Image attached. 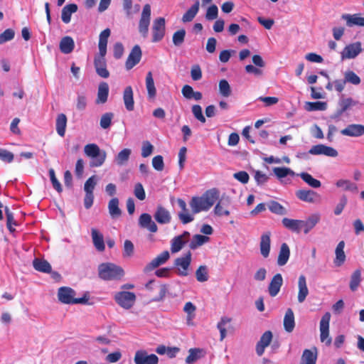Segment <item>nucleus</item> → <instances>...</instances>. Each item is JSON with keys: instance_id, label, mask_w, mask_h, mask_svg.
<instances>
[{"instance_id": "nucleus-1", "label": "nucleus", "mask_w": 364, "mask_h": 364, "mask_svg": "<svg viewBox=\"0 0 364 364\" xmlns=\"http://www.w3.org/2000/svg\"><path fill=\"white\" fill-rule=\"evenodd\" d=\"M218 192L211 189L205 192L200 196H193L189 202V205L193 213H199L208 210L218 198Z\"/></svg>"}, {"instance_id": "nucleus-2", "label": "nucleus", "mask_w": 364, "mask_h": 364, "mask_svg": "<svg viewBox=\"0 0 364 364\" xmlns=\"http://www.w3.org/2000/svg\"><path fill=\"white\" fill-rule=\"evenodd\" d=\"M99 277L105 281L119 280L124 275V269L113 263H102L98 266Z\"/></svg>"}, {"instance_id": "nucleus-3", "label": "nucleus", "mask_w": 364, "mask_h": 364, "mask_svg": "<svg viewBox=\"0 0 364 364\" xmlns=\"http://www.w3.org/2000/svg\"><path fill=\"white\" fill-rule=\"evenodd\" d=\"M75 291L70 287H62L58 289V298L59 301L66 304H88L89 294L86 292L81 298H75Z\"/></svg>"}, {"instance_id": "nucleus-4", "label": "nucleus", "mask_w": 364, "mask_h": 364, "mask_svg": "<svg viewBox=\"0 0 364 364\" xmlns=\"http://www.w3.org/2000/svg\"><path fill=\"white\" fill-rule=\"evenodd\" d=\"M85 154L91 158V166H100L103 164L106 159V152L100 150V147L95 144H87L84 148Z\"/></svg>"}, {"instance_id": "nucleus-5", "label": "nucleus", "mask_w": 364, "mask_h": 364, "mask_svg": "<svg viewBox=\"0 0 364 364\" xmlns=\"http://www.w3.org/2000/svg\"><path fill=\"white\" fill-rule=\"evenodd\" d=\"M115 302L124 309H130L134 305L136 296L134 292L121 291L114 295Z\"/></svg>"}, {"instance_id": "nucleus-6", "label": "nucleus", "mask_w": 364, "mask_h": 364, "mask_svg": "<svg viewBox=\"0 0 364 364\" xmlns=\"http://www.w3.org/2000/svg\"><path fill=\"white\" fill-rule=\"evenodd\" d=\"M152 42L157 43L161 41L166 32V21L164 17H159L156 18L152 25Z\"/></svg>"}, {"instance_id": "nucleus-7", "label": "nucleus", "mask_w": 364, "mask_h": 364, "mask_svg": "<svg viewBox=\"0 0 364 364\" xmlns=\"http://www.w3.org/2000/svg\"><path fill=\"white\" fill-rule=\"evenodd\" d=\"M177 203L180 208V210L178 212V218L182 224L186 225L190 223L194 220V215L196 213L193 212V210H189L187 207L186 203L181 198L177 200Z\"/></svg>"}, {"instance_id": "nucleus-8", "label": "nucleus", "mask_w": 364, "mask_h": 364, "mask_svg": "<svg viewBox=\"0 0 364 364\" xmlns=\"http://www.w3.org/2000/svg\"><path fill=\"white\" fill-rule=\"evenodd\" d=\"M151 19V6L149 4H145L141 14L139 23V31L144 38L148 36L149 26Z\"/></svg>"}, {"instance_id": "nucleus-9", "label": "nucleus", "mask_w": 364, "mask_h": 364, "mask_svg": "<svg viewBox=\"0 0 364 364\" xmlns=\"http://www.w3.org/2000/svg\"><path fill=\"white\" fill-rule=\"evenodd\" d=\"M192 254L188 251L183 257H178L174 261V264L178 268V274L182 277L188 275V269L191 263Z\"/></svg>"}, {"instance_id": "nucleus-10", "label": "nucleus", "mask_w": 364, "mask_h": 364, "mask_svg": "<svg viewBox=\"0 0 364 364\" xmlns=\"http://www.w3.org/2000/svg\"><path fill=\"white\" fill-rule=\"evenodd\" d=\"M331 314L326 312L321 318L320 321L321 341L326 342L327 346L331 343V338L329 337V323Z\"/></svg>"}, {"instance_id": "nucleus-11", "label": "nucleus", "mask_w": 364, "mask_h": 364, "mask_svg": "<svg viewBox=\"0 0 364 364\" xmlns=\"http://www.w3.org/2000/svg\"><path fill=\"white\" fill-rule=\"evenodd\" d=\"M362 44L360 41L347 45L341 53V58L353 59L362 52Z\"/></svg>"}, {"instance_id": "nucleus-12", "label": "nucleus", "mask_w": 364, "mask_h": 364, "mask_svg": "<svg viewBox=\"0 0 364 364\" xmlns=\"http://www.w3.org/2000/svg\"><path fill=\"white\" fill-rule=\"evenodd\" d=\"M190 232L184 231L181 235L174 237L171 242V251L172 253L179 252L189 241Z\"/></svg>"}, {"instance_id": "nucleus-13", "label": "nucleus", "mask_w": 364, "mask_h": 364, "mask_svg": "<svg viewBox=\"0 0 364 364\" xmlns=\"http://www.w3.org/2000/svg\"><path fill=\"white\" fill-rule=\"evenodd\" d=\"M309 154L312 155H325L331 157H336L338 154L335 149L324 144L313 146L309 151Z\"/></svg>"}, {"instance_id": "nucleus-14", "label": "nucleus", "mask_w": 364, "mask_h": 364, "mask_svg": "<svg viewBox=\"0 0 364 364\" xmlns=\"http://www.w3.org/2000/svg\"><path fill=\"white\" fill-rule=\"evenodd\" d=\"M136 364H158L159 358L155 354L148 355L145 350H137L134 355Z\"/></svg>"}, {"instance_id": "nucleus-15", "label": "nucleus", "mask_w": 364, "mask_h": 364, "mask_svg": "<svg viewBox=\"0 0 364 364\" xmlns=\"http://www.w3.org/2000/svg\"><path fill=\"white\" fill-rule=\"evenodd\" d=\"M105 55L100 54L95 58L94 65L97 74L103 78H107L109 76V72L107 69Z\"/></svg>"}, {"instance_id": "nucleus-16", "label": "nucleus", "mask_w": 364, "mask_h": 364, "mask_svg": "<svg viewBox=\"0 0 364 364\" xmlns=\"http://www.w3.org/2000/svg\"><path fill=\"white\" fill-rule=\"evenodd\" d=\"M141 58V50L139 46L136 45L132 49L125 63L127 70H131L138 64Z\"/></svg>"}, {"instance_id": "nucleus-17", "label": "nucleus", "mask_w": 364, "mask_h": 364, "mask_svg": "<svg viewBox=\"0 0 364 364\" xmlns=\"http://www.w3.org/2000/svg\"><path fill=\"white\" fill-rule=\"evenodd\" d=\"M321 220V215L318 213L311 214L306 220H301V230L304 234H308Z\"/></svg>"}, {"instance_id": "nucleus-18", "label": "nucleus", "mask_w": 364, "mask_h": 364, "mask_svg": "<svg viewBox=\"0 0 364 364\" xmlns=\"http://www.w3.org/2000/svg\"><path fill=\"white\" fill-rule=\"evenodd\" d=\"M296 196L299 200L307 203H317L321 200L320 196L312 190H299Z\"/></svg>"}, {"instance_id": "nucleus-19", "label": "nucleus", "mask_w": 364, "mask_h": 364, "mask_svg": "<svg viewBox=\"0 0 364 364\" xmlns=\"http://www.w3.org/2000/svg\"><path fill=\"white\" fill-rule=\"evenodd\" d=\"M170 254L168 250H165L160 253L157 257L153 259L144 268V272H149L159 266L166 263L169 259Z\"/></svg>"}, {"instance_id": "nucleus-20", "label": "nucleus", "mask_w": 364, "mask_h": 364, "mask_svg": "<svg viewBox=\"0 0 364 364\" xmlns=\"http://www.w3.org/2000/svg\"><path fill=\"white\" fill-rule=\"evenodd\" d=\"M341 134L348 136H360L364 134V125L359 124H351L341 131Z\"/></svg>"}, {"instance_id": "nucleus-21", "label": "nucleus", "mask_w": 364, "mask_h": 364, "mask_svg": "<svg viewBox=\"0 0 364 364\" xmlns=\"http://www.w3.org/2000/svg\"><path fill=\"white\" fill-rule=\"evenodd\" d=\"M272 336L270 331H267L262 335L256 346V352L258 355L261 356L264 353L265 348L270 344Z\"/></svg>"}, {"instance_id": "nucleus-22", "label": "nucleus", "mask_w": 364, "mask_h": 364, "mask_svg": "<svg viewBox=\"0 0 364 364\" xmlns=\"http://www.w3.org/2000/svg\"><path fill=\"white\" fill-rule=\"evenodd\" d=\"M139 225L142 228H146L151 232H156L158 227L152 220L151 216L149 213H142L139 218Z\"/></svg>"}, {"instance_id": "nucleus-23", "label": "nucleus", "mask_w": 364, "mask_h": 364, "mask_svg": "<svg viewBox=\"0 0 364 364\" xmlns=\"http://www.w3.org/2000/svg\"><path fill=\"white\" fill-rule=\"evenodd\" d=\"M283 284V279L281 274L278 273L275 274L268 287V291L271 296H276L280 291V289Z\"/></svg>"}, {"instance_id": "nucleus-24", "label": "nucleus", "mask_w": 364, "mask_h": 364, "mask_svg": "<svg viewBox=\"0 0 364 364\" xmlns=\"http://www.w3.org/2000/svg\"><path fill=\"white\" fill-rule=\"evenodd\" d=\"M154 217L159 224H168L171 220L170 212L161 205L157 207Z\"/></svg>"}, {"instance_id": "nucleus-25", "label": "nucleus", "mask_w": 364, "mask_h": 364, "mask_svg": "<svg viewBox=\"0 0 364 364\" xmlns=\"http://www.w3.org/2000/svg\"><path fill=\"white\" fill-rule=\"evenodd\" d=\"M96 183H85L84 191L85 196L84 198V206L86 209H90L94 202V190Z\"/></svg>"}, {"instance_id": "nucleus-26", "label": "nucleus", "mask_w": 364, "mask_h": 364, "mask_svg": "<svg viewBox=\"0 0 364 364\" xmlns=\"http://www.w3.org/2000/svg\"><path fill=\"white\" fill-rule=\"evenodd\" d=\"M270 235L271 232L268 231L262 234L260 238V252L262 255L265 258L269 256L270 252Z\"/></svg>"}, {"instance_id": "nucleus-27", "label": "nucleus", "mask_w": 364, "mask_h": 364, "mask_svg": "<svg viewBox=\"0 0 364 364\" xmlns=\"http://www.w3.org/2000/svg\"><path fill=\"white\" fill-rule=\"evenodd\" d=\"M298 287V301L299 303H303L309 294V289L306 285V277L303 274L300 275V277H299Z\"/></svg>"}, {"instance_id": "nucleus-28", "label": "nucleus", "mask_w": 364, "mask_h": 364, "mask_svg": "<svg viewBox=\"0 0 364 364\" xmlns=\"http://www.w3.org/2000/svg\"><path fill=\"white\" fill-rule=\"evenodd\" d=\"M342 18L346 20V25L348 27L354 26H364V17L360 16L359 14H343Z\"/></svg>"}, {"instance_id": "nucleus-29", "label": "nucleus", "mask_w": 364, "mask_h": 364, "mask_svg": "<svg viewBox=\"0 0 364 364\" xmlns=\"http://www.w3.org/2000/svg\"><path fill=\"white\" fill-rule=\"evenodd\" d=\"M123 100L125 108L128 111H133L134 109V93L131 86L125 87L123 92Z\"/></svg>"}, {"instance_id": "nucleus-30", "label": "nucleus", "mask_w": 364, "mask_h": 364, "mask_svg": "<svg viewBox=\"0 0 364 364\" xmlns=\"http://www.w3.org/2000/svg\"><path fill=\"white\" fill-rule=\"evenodd\" d=\"M358 102L351 97L341 98L338 102L339 109L337 110V115L340 116L347 110L356 106Z\"/></svg>"}, {"instance_id": "nucleus-31", "label": "nucleus", "mask_w": 364, "mask_h": 364, "mask_svg": "<svg viewBox=\"0 0 364 364\" xmlns=\"http://www.w3.org/2000/svg\"><path fill=\"white\" fill-rule=\"evenodd\" d=\"M317 360V350L314 349H305L303 352L300 364H316Z\"/></svg>"}, {"instance_id": "nucleus-32", "label": "nucleus", "mask_w": 364, "mask_h": 364, "mask_svg": "<svg viewBox=\"0 0 364 364\" xmlns=\"http://www.w3.org/2000/svg\"><path fill=\"white\" fill-rule=\"evenodd\" d=\"M92 239L95 247L100 252H103L105 249L104 237L101 232L97 229L92 228L91 230Z\"/></svg>"}, {"instance_id": "nucleus-33", "label": "nucleus", "mask_w": 364, "mask_h": 364, "mask_svg": "<svg viewBox=\"0 0 364 364\" xmlns=\"http://www.w3.org/2000/svg\"><path fill=\"white\" fill-rule=\"evenodd\" d=\"M284 330L291 333L294 331L295 327V320H294V314L291 309H288L285 313L284 317Z\"/></svg>"}, {"instance_id": "nucleus-34", "label": "nucleus", "mask_w": 364, "mask_h": 364, "mask_svg": "<svg viewBox=\"0 0 364 364\" xmlns=\"http://www.w3.org/2000/svg\"><path fill=\"white\" fill-rule=\"evenodd\" d=\"M282 223L285 228L293 232L299 233L301 232V220L284 218L282 220Z\"/></svg>"}, {"instance_id": "nucleus-35", "label": "nucleus", "mask_w": 364, "mask_h": 364, "mask_svg": "<svg viewBox=\"0 0 364 364\" xmlns=\"http://www.w3.org/2000/svg\"><path fill=\"white\" fill-rule=\"evenodd\" d=\"M59 48L64 54L70 53L75 48V43L70 36H65L60 41Z\"/></svg>"}, {"instance_id": "nucleus-36", "label": "nucleus", "mask_w": 364, "mask_h": 364, "mask_svg": "<svg viewBox=\"0 0 364 364\" xmlns=\"http://www.w3.org/2000/svg\"><path fill=\"white\" fill-rule=\"evenodd\" d=\"M77 11V6L75 4L65 5L61 12V18L63 23H68L71 20V15Z\"/></svg>"}, {"instance_id": "nucleus-37", "label": "nucleus", "mask_w": 364, "mask_h": 364, "mask_svg": "<svg viewBox=\"0 0 364 364\" xmlns=\"http://www.w3.org/2000/svg\"><path fill=\"white\" fill-rule=\"evenodd\" d=\"M109 95V86L105 82H102L99 85L97 91V104H104L107 101Z\"/></svg>"}, {"instance_id": "nucleus-38", "label": "nucleus", "mask_w": 364, "mask_h": 364, "mask_svg": "<svg viewBox=\"0 0 364 364\" xmlns=\"http://www.w3.org/2000/svg\"><path fill=\"white\" fill-rule=\"evenodd\" d=\"M67 121V117L65 114L61 113L58 114L55 121V129L58 135L62 137L65 134Z\"/></svg>"}, {"instance_id": "nucleus-39", "label": "nucleus", "mask_w": 364, "mask_h": 364, "mask_svg": "<svg viewBox=\"0 0 364 364\" xmlns=\"http://www.w3.org/2000/svg\"><path fill=\"white\" fill-rule=\"evenodd\" d=\"M290 256V250L287 243H282L280 247L277 258V264L279 266H284L289 260Z\"/></svg>"}, {"instance_id": "nucleus-40", "label": "nucleus", "mask_w": 364, "mask_h": 364, "mask_svg": "<svg viewBox=\"0 0 364 364\" xmlns=\"http://www.w3.org/2000/svg\"><path fill=\"white\" fill-rule=\"evenodd\" d=\"M146 87L147 95L149 100H154L156 95V89L154 85V81L151 71L148 72L146 76Z\"/></svg>"}, {"instance_id": "nucleus-41", "label": "nucleus", "mask_w": 364, "mask_h": 364, "mask_svg": "<svg viewBox=\"0 0 364 364\" xmlns=\"http://www.w3.org/2000/svg\"><path fill=\"white\" fill-rule=\"evenodd\" d=\"M110 33L109 28H106L100 33L98 43L100 54L106 55L107 39L110 36Z\"/></svg>"}, {"instance_id": "nucleus-42", "label": "nucleus", "mask_w": 364, "mask_h": 364, "mask_svg": "<svg viewBox=\"0 0 364 364\" xmlns=\"http://www.w3.org/2000/svg\"><path fill=\"white\" fill-rule=\"evenodd\" d=\"M200 8L199 1H196L183 15L182 21L183 23L191 22L193 20L198 14Z\"/></svg>"}, {"instance_id": "nucleus-43", "label": "nucleus", "mask_w": 364, "mask_h": 364, "mask_svg": "<svg viewBox=\"0 0 364 364\" xmlns=\"http://www.w3.org/2000/svg\"><path fill=\"white\" fill-rule=\"evenodd\" d=\"M33 266L34 269L38 272L43 273L51 272V266L50 263L45 259L35 258L33 261Z\"/></svg>"}, {"instance_id": "nucleus-44", "label": "nucleus", "mask_w": 364, "mask_h": 364, "mask_svg": "<svg viewBox=\"0 0 364 364\" xmlns=\"http://www.w3.org/2000/svg\"><path fill=\"white\" fill-rule=\"evenodd\" d=\"M109 213L112 218H117L121 216L122 210L119 208V200L117 198H112L108 203Z\"/></svg>"}, {"instance_id": "nucleus-45", "label": "nucleus", "mask_w": 364, "mask_h": 364, "mask_svg": "<svg viewBox=\"0 0 364 364\" xmlns=\"http://www.w3.org/2000/svg\"><path fill=\"white\" fill-rule=\"evenodd\" d=\"M344 246V242L341 241L336 248V258L334 259V264L338 267L342 265L346 260V255L343 251Z\"/></svg>"}, {"instance_id": "nucleus-46", "label": "nucleus", "mask_w": 364, "mask_h": 364, "mask_svg": "<svg viewBox=\"0 0 364 364\" xmlns=\"http://www.w3.org/2000/svg\"><path fill=\"white\" fill-rule=\"evenodd\" d=\"M210 238L208 236L199 234L194 235L189 243V247L191 250H196L198 247L208 242Z\"/></svg>"}, {"instance_id": "nucleus-47", "label": "nucleus", "mask_w": 364, "mask_h": 364, "mask_svg": "<svg viewBox=\"0 0 364 364\" xmlns=\"http://www.w3.org/2000/svg\"><path fill=\"white\" fill-rule=\"evenodd\" d=\"M4 211L6 218V227L11 233H14L16 231L14 226L18 225L14 219V213L8 207H5Z\"/></svg>"}, {"instance_id": "nucleus-48", "label": "nucleus", "mask_w": 364, "mask_h": 364, "mask_svg": "<svg viewBox=\"0 0 364 364\" xmlns=\"http://www.w3.org/2000/svg\"><path fill=\"white\" fill-rule=\"evenodd\" d=\"M231 318L228 317H222L220 321L218 323L217 327L220 331V341H223L226 335H227V328L226 326L228 325V327L230 326Z\"/></svg>"}, {"instance_id": "nucleus-49", "label": "nucleus", "mask_w": 364, "mask_h": 364, "mask_svg": "<svg viewBox=\"0 0 364 364\" xmlns=\"http://www.w3.org/2000/svg\"><path fill=\"white\" fill-rule=\"evenodd\" d=\"M269 210L277 215H283L287 214V210L284 207H283L280 203L275 200H271L267 204Z\"/></svg>"}, {"instance_id": "nucleus-50", "label": "nucleus", "mask_w": 364, "mask_h": 364, "mask_svg": "<svg viewBox=\"0 0 364 364\" xmlns=\"http://www.w3.org/2000/svg\"><path fill=\"white\" fill-rule=\"evenodd\" d=\"M201 353L202 350L200 348H194L189 349L188 355L186 358V363L187 364H193L202 357Z\"/></svg>"}, {"instance_id": "nucleus-51", "label": "nucleus", "mask_w": 364, "mask_h": 364, "mask_svg": "<svg viewBox=\"0 0 364 364\" xmlns=\"http://www.w3.org/2000/svg\"><path fill=\"white\" fill-rule=\"evenodd\" d=\"M361 282V272L360 269H356L353 272L350 277V289L351 291H355Z\"/></svg>"}, {"instance_id": "nucleus-52", "label": "nucleus", "mask_w": 364, "mask_h": 364, "mask_svg": "<svg viewBox=\"0 0 364 364\" xmlns=\"http://www.w3.org/2000/svg\"><path fill=\"white\" fill-rule=\"evenodd\" d=\"M114 114L113 112H106L101 116L100 125L104 129H109L112 125Z\"/></svg>"}, {"instance_id": "nucleus-53", "label": "nucleus", "mask_w": 364, "mask_h": 364, "mask_svg": "<svg viewBox=\"0 0 364 364\" xmlns=\"http://www.w3.org/2000/svg\"><path fill=\"white\" fill-rule=\"evenodd\" d=\"M196 277L199 282H205L208 280V271L205 265L199 266L196 271Z\"/></svg>"}, {"instance_id": "nucleus-54", "label": "nucleus", "mask_w": 364, "mask_h": 364, "mask_svg": "<svg viewBox=\"0 0 364 364\" xmlns=\"http://www.w3.org/2000/svg\"><path fill=\"white\" fill-rule=\"evenodd\" d=\"M344 79L346 82L350 83L354 85H358L360 83V77L353 70H347L344 73Z\"/></svg>"}, {"instance_id": "nucleus-55", "label": "nucleus", "mask_w": 364, "mask_h": 364, "mask_svg": "<svg viewBox=\"0 0 364 364\" xmlns=\"http://www.w3.org/2000/svg\"><path fill=\"white\" fill-rule=\"evenodd\" d=\"M186 36V30L184 28H181L180 30L176 31L172 37L173 43L174 46L179 47L181 46L185 40Z\"/></svg>"}, {"instance_id": "nucleus-56", "label": "nucleus", "mask_w": 364, "mask_h": 364, "mask_svg": "<svg viewBox=\"0 0 364 364\" xmlns=\"http://www.w3.org/2000/svg\"><path fill=\"white\" fill-rule=\"evenodd\" d=\"M131 150L129 149H124L116 156V162L119 165H123L127 163L129 159Z\"/></svg>"}, {"instance_id": "nucleus-57", "label": "nucleus", "mask_w": 364, "mask_h": 364, "mask_svg": "<svg viewBox=\"0 0 364 364\" xmlns=\"http://www.w3.org/2000/svg\"><path fill=\"white\" fill-rule=\"evenodd\" d=\"M327 105L325 102H309L306 103V109L308 111H316V110H325L326 109Z\"/></svg>"}, {"instance_id": "nucleus-58", "label": "nucleus", "mask_w": 364, "mask_h": 364, "mask_svg": "<svg viewBox=\"0 0 364 364\" xmlns=\"http://www.w3.org/2000/svg\"><path fill=\"white\" fill-rule=\"evenodd\" d=\"M219 91L223 97H229L231 94V89L228 82L223 79L219 82Z\"/></svg>"}, {"instance_id": "nucleus-59", "label": "nucleus", "mask_w": 364, "mask_h": 364, "mask_svg": "<svg viewBox=\"0 0 364 364\" xmlns=\"http://www.w3.org/2000/svg\"><path fill=\"white\" fill-rule=\"evenodd\" d=\"M273 171L279 178L286 177L288 175L294 176V173L287 167H276L273 169Z\"/></svg>"}, {"instance_id": "nucleus-60", "label": "nucleus", "mask_w": 364, "mask_h": 364, "mask_svg": "<svg viewBox=\"0 0 364 364\" xmlns=\"http://www.w3.org/2000/svg\"><path fill=\"white\" fill-rule=\"evenodd\" d=\"M134 246L129 240H126L124 242L123 257H130L134 255Z\"/></svg>"}, {"instance_id": "nucleus-61", "label": "nucleus", "mask_w": 364, "mask_h": 364, "mask_svg": "<svg viewBox=\"0 0 364 364\" xmlns=\"http://www.w3.org/2000/svg\"><path fill=\"white\" fill-rule=\"evenodd\" d=\"M15 32L11 28L6 29L2 33L0 34V44H3L7 41L12 40L14 38Z\"/></svg>"}, {"instance_id": "nucleus-62", "label": "nucleus", "mask_w": 364, "mask_h": 364, "mask_svg": "<svg viewBox=\"0 0 364 364\" xmlns=\"http://www.w3.org/2000/svg\"><path fill=\"white\" fill-rule=\"evenodd\" d=\"M153 151L154 146L149 141H144L141 146V156L146 158L152 154Z\"/></svg>"}, {"instance_id": "nucleus-63", "label": "nucleus", "mask_w": 364, "mask_h": 364, "mask_svg": "<svg viewBox=\"0 0 364 364\" xmlns=\"http://www.w3.org/2000/svg\"><path fill=\"white\" fill-rule=\"evenodd\" d=\"M218 15V6L215 4L211 5L208 7L205 14V18L208 21L214 20L217 18Z\"/></svg>"}, {"instance_id": "nucleus-64", "label": "nucleus", "mask_w": 364, "mask_h": 364, "mask_svg": "<svg viewBox=\"0 0 364 364\" xmlns=\"http://www.w3.org/2000/svg\"><path fill=\"white\" fill-rule=\"evenodd\" d=\"M152 166L158 171H161L164 168V159L161 155H157L152 159Z\"/></svg>"}]
</instances>
